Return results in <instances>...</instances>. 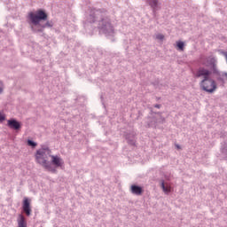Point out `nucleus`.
Returning a JSON list of instances; mask_svg holds the SVG:
<instances>
[{
  "mask_svg": "<svg viewBox=\"0 0 227 227\" xmlns=\"http://www.w3.org/2000/svg\"><path fill=\"white\" fill-rule=\"evenodd\" d=\"M204 65L206 67H208L210 70H213V72H217V60L214 57H208L207 59V61L204 62Z\"/></svg>",
  "mask_w": 227,
  "mask_h": 227,
  "instance_id": "nucleus-5",
  "label": "nucleus"
},
{
  "mask_svg": "<svg viewBox=\"0 0 227 227\" xmlns=\"http://www.w3.org/2000/svg\"><path fill=\"white\" fill-rule=\"evenodd\" d=\"M218 81H221L224 84L227 81V73H220L218 74Z\"/></svg>",
  "mask_w": 227,
  "mask_h": 227,
  "instance_id": "nucleus-13",
  "label": "nucleus"
},
{
  "mask_svg": "<svg viewBox=\"0 0 227 227\" xmlns=\"http://www.w3.org/2000/svg\"><path fill=\"white\" fill-rule=\"evenodd\" d=\"M130 191L132 194H136L137 196H141L143 194V188L136 184L131 185Z\"/></svg>",
  "mask_w": 227,
  "mask_h": 227,
  "instance_id": "nucleus-9",
  "label": "nucleus"
},
{
  "mask_svg": "<svg viewBox=\"0 0 227 227\" xmlns=\"http://www.w3.org/2000/svg\"><path fill=\"white\" fill-rule=\"evenodd\" d=\"M23 211L26 215H31V202L27 197H25L23 200Z\"/></svg>",
  "mask_w": 227,
  "mask_h": 227,
  "instance_id": "nucleus-6",
  "label": "nucleus"
},
{
  "mask_svg": "<svg viewBox=\"0 0 227 227\" xmlns=\"http://www.w3.org/2000/svg\"><path fill=\"white\" fill-rule=\"evenodd\" d=\"M4 86L3 85V82L0 81V93H3Z\"/></svg>",
  "mask_w": 227,
  "mask_h": 227,
  "instance_id": "nucleus-18",
  "label": "nucleus"
},
{
  "mask_svg": "<svg viewBox=\"0 0 227 227\" xmlns=\"http://www.w3.org/2000/svg\"><path fill=\"white\" fill-rule=\"evenodd\" d=\"M28 19L30 20L33 31L42 33L45 27H52V23L50 21H47L45 24L42 23L43 20L45 21L47 19H49L47 12L42 9L29 12Z\"/></svg>",
  "mask_w": 227,
  "mask_h": 227,
  "instance_id": "nucleus-2",
  "label": "nucleus"
},
{
  "mask_svg": "<svg viewBox=\"0 0 227 227\" xmlns=\"http://www.w3.org/2000/svg\"><path fill=\"white\" fill-rule=\"evenodd\" d=\"M161 189L165 194H169V192H171V185L165 184L164 181L161 182Z\"/></svg>",
  "mask_w": 227,
  "mask_h": 227,
  "instance_id": "nucleus-12",
  "label": "nucleus"
},
{
  "mask_svg": "<svg viewBox=\"0 0 227 227\" xmlns=\"http://www.w3.org/2000/svg\"><path fill=\"white\" fill-rule=\"evenodd\" d=\"M27 145H28V146H32L33 148H35V146H36V143H35L31 140H27Z\"/></svg>",
  "mask_w": 227,
  "mask_h": 227,
  "instance_id": "nucleus-16",
  "label": "nucleus"
},
{
  "mask_svg": "<svg viewBox=\"0 0 227 227\" xmlns=\"http://www.w3.org/2000/svg\"><path fill=\"white\" fill-rule=\"evenodd\" d=\"M48 157L51 159V164L55 168H62L65 165V161L59 155H51V150L49 149H39L35 153V160L37 164H40L47 169V171L56 172V169L52 168V165L49 160H47Z\"/></svg>",
  "mask_w": 227,
  "mask_h": 227,
  "instance_id": "nucleus-1",
  "label": "nucleus"
},
{
  "mask_svg": "<svg viewBox=\"0 0 227 227\" xmlns=\"http://www.w3.org/2000/svg\"><path fill=\"white\" fill-rule=\"evenodd\" d=\"M154 107H156L157 109H160V105H155Z\"/></svg>",
  "mask_w": 227,
  "mask_h": 227,
  "instance_id": "nucleus-19",
  "label": "nucleus"
},
{
  "mask_svg": "<svg viewBox=\"0 0 227 227\" xmlns=\"http://www.w3.org/2000/svg\"><path fill=\"white\" fill-rule=\"evenodd\" d=\"M147 3L153 8V12L159 8V0H147Z\"/></svg>",
  "mask_w": 227,
  "mask_h": 227,
  "instance_id": "nucleus-11",
  "label": "nucleus"
},
{
  "mask_svg": "<svg viewBox=\"0 0 227 227\" xmlns=\"http://www.w3.org/2000/svg\"><path fill=\"white\" fill-rule=\"evenodd\" d=\"M210 71L203 67L200 68L197 72V77H203V79H208L210 77Z\"/></svg>",
  "mask_w": 227,
  "mask_h": 227,
  "instance_id": "nucleus-7",
  "label": "nucleus"
},
{
  "mask_svg": "<svg viewBox=\"0 0 227 227\" xmlns=\"http://www.w3.org/2000/svg\"><path fill=\"white\" fill-rule=\"evenodd\" d=\"M176 46L178 47V49L180 51H184V42H177Z\"/></svg>",
  "mask_w": 227,
  "mask_h": 227,
  "instance_id": "nucleus-14",
  "label": "nucleus"
},
{
  "mask_svg": "<svg viewBox=\"0 0 227 227\" xmlns=\"http://www.w3.org/2000/svg\"><path fill=\"white\" fill-rule=\"evenodd\" d=\"M156 38H157V40H163V39H164V35H162V34H158V35H156Z\"/></svg>",
  "mask_w": 227,
  "mask_h": 227,
  "instance_id": "nucleus-17",
  "label": "nucleus"
},
{
  "mask_svg": "<svg viewBox=\"0 0 227 227\" xmlns=\"http://www.w3.org/2000/svg\"><path fill=\"white\" fill-rule=\"evenodd\" d=\"M200 86L203 91H206L207 93H215V91L217 90V82H215L212 78H204L200 83Z\"/></svg>",
  "mask_w": 227,
  "mask_h": 227,
  "instance_id": "nucleus-4",
  "label": "nucleus"
},
{
  "mask_svg": "<svg viewBox=\"0 0 227 227\" xmlns=\"http://www.w3.org/2000/svg\"><path fill=\"white\" fill-rule=\"evenodd\" d=\"M4 120H6V115L0 113V123H3V121H4Z\"/></svg>",
  "mask_w": 227,
  "mask_h": 227,
  "instance_id": "nucleus-15",
  "label": "nucleus"
},
{
  "mask_svg": "<svg viewBox=\"0 0 227 227\" xmlns=\"http://www.w3.org/2000/svg\"><path fill=\"white\" fill-rule=\"evenodd\" d=\"M7 125L10 129H13L14 130L20 129V122L17 121L15 119L7 121Z\"/></svg>",
  "mask_w": 227,
  "mask_h": 227,
  "instance_id": "nucleus-8",
  "label": "nucleus"
},
{
  "mask_svg": "<svg viewBox=\"0 0 227 227\" xmlns=\"http://www.w3.org/2000/svg\"><path fill=\"white\" fill-rule=\"evenodd\" d=\"M176 148L180 149V145H176Z\"/></svg>",
  "mask_w": 227,
  "mask_h": 227,
  "instance_id": "nucleus-20",
  "label": "nucleus"
},
{
  "mask_svg": "<svg viewBox=\"0 0 227 227\" xmlns=\"http://www.w3.org/2000/svg\"><path fill=\"white\" fill-rule=\"evenodd\" d=\"M94 19L98 20L99 29H103L104 31H113V24H111V19H109V15H107V11H95Z\"/></svg>",
  "mask_w": 227,
  "mask_h": 227,
  "instance_id": "nucleus-3",
  "label": "nucleus"
},
{
  "mask_svg": "<svg viewBox=\"0 0 227 227\" xmlns=\"http://www.w3.org/2000/svg\"><path fill=\"white\" fill-rule=\"evenodd\" d=\"M18 227H27V222L26 221V217L22 215H19L18 219Z\"/></svg>",
  "mask_w": 227,
  "mask_h": 227,
  "instance_id": "nucleus-10",
  "label": "nucleus"
}]
</instances>
